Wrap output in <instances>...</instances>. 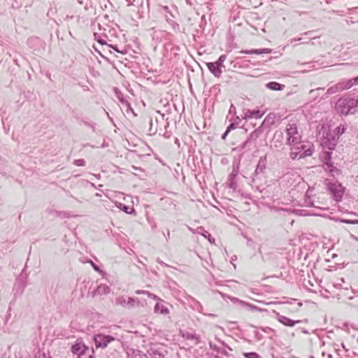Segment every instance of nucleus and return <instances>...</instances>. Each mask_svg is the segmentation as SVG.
Returning a JSON list of instances; mask_svg holds the SVG:
<instances>
[{
  "label": "nucleus",
  "mask_w": 358,
  "mask_h": 358,
  "mask_svg": "<svg viewBox=\"0 0 358 358\" xmlns=\"http://www.w3.org/2000/svg\"><path fill=\"white\" fill-rule=\"evenodd\" d=\"M267 165L266 156L260 157L255 172L251 176V185L262 192L261 187L266 179V169Z\"/></svg>",
  "instance_id": "obj_1"
},
{
  "label": "nucleus",
  "mask_w": 358,
  "mask_h": 358,
  "mask_svg": "<svg viewBox=\"0 0 358 358\" xmlns=\"http://www.w3.org/2000/svg\"><path fill=\"white\" fill-rule=\"evenodd\" d=\"M355 102V97L350 95L341 97L335 103V110L337 113L343 115L355 114L358 111Z\"/></svg>",
  "instance_id": "obj_2"
},
{
  "label": "nucleus",
  "mask_w": 358,
  "mask_h": 358,
  "mask_svg": "<svg viewBox=\"0 0 358 358\" xmlns=\"http://www.w3.org/2000/svg\"><path fill=\"white\" fill-rule=\"evenodd\" d=\"M292 146V152L289 155L292 159H301L312 156L314 152V145L308 141L304 142L300 141V143Z\"/></svg>",
  "instance_id": "obj_3"
},
{
  "label": "nucleus",
  "mask_w": 358,
  "mask_h": 358,
  "mask_svg": "<svg viewBox=\"0 0 358 358\" xmlns=\"http://www.w3.org/2000/svg\"><path fill=\"white\" fill-rule=\"evenodd\" d=\"M320 134L322 133V138L321 140V145L323 149L333 150L335 149L338 143V137L336 133L330 129L329 126L322 125L319 131Z\"/></svg>",
  "instance_id": "obj_4"
},
{
  "label": "nucleus",
  "mask_w": 358,
  "mask_h": 358,
  "mask_svg": "<svg viewBox=\"0 0 358 358\" xmlns=\"http://www.w3.org/2000/svg\"><path fill=\"white\" fill-rule=\"evenodd\" d=\"M286 133L287 135V144L289 145H294L299 143L301 139V136L299 133L297 126L295 123H289L286 127Z\"/></svg>",
  "instance_id": "obj_5"
},
{
  "label": "nucleus",
  "mask_w": 358,
  "mask_h": 358,
  "mask_svg": "<svg viewBox=\"0 0 358 358\" xmlns=\"http://www.w3.org/2000/svg\"><path fill=\"white\" fill-rule=\"evenodd\" d=\"M263 131L264 130L262 129V127H257L250 134L247 140L238 146V148L241 150H251L252 147L255 148L256 145L255 144V141H257V139L260 136Z\"/></svg>",
  "instance_id": "obj_6"
},
{
  "label": "nucleus",
  "mask_w": 358,
  "mask_h": 358,
  "mask_svg": "<svg viewBox=\"0 0 358 358\" xmlns=\"http://www.w3.org/2000/svg\"><path fill=\"white\" fill-rule=\"evenodd\" d=\"M327 187L336 201L338 202L342 200L345 187L341 183L338 182H329L327 185Z\"/></svg>",
  "instance_id": "obj_7"
},
{
  "label": "nucleus",
  "mask_w": 358,
  "mask_h": 358,
  "mask_svg": "<svg viewBox=\"0 0 358 358\" xmlns=\"http://www.w3.org/2000/svg\"><path fill=\"white\" fill-rule=\"evenodd\" d=\"M145 354L147 355L149 358H164L167 354V351L161 345L152 344Z\"/></svg>",
  "instance_id": "obj_8"
},
{
  "label": "nucleus",
  "mask_w": 358,
  "mask_h": 358,
  "mask_svg": "<svg viewBox=\"0 0 358 358\" xmlns=\"http://www.w3.org/2000/svg\"><path fill=\"white\" fill-rule=\"evenodd\" d=\"M115 338L110 335L97 334L94 336V341L96 348H105L108 344L114 341Z\"/></svg>",
  "instance_id": "obj_9"
},
{
  "label": "nucleus",
  "mask_w": 358,
  "mask_h": 358,
  "mask_svg": "<svg viewBox=\"0 0 358 358\" xmlns=\"http://www.w3.org/2000/svg\"><path fill=\"white\" fill-rule=\"evenodd\" d=\"M71 351L73 354L79 356L85 351L91 352V348L86 346L82 341L77 339L76 343L71 346Z\"/></svg>",
  "instance_id": "obj_10"
},
{
  "label": "nucleus",
  "mask_w": 358,
  "mask_h": 358,
  "mask_svg": "<svg viewBox=\"0 0 358 358\" xmlns=\"http://www.w3.org/2000/svg\"><path fill=\"white\" fill-rule=\"evenodd\" d=\"M275 319L283 325L290 327L301 322V320H293L285 315H280L278 313H276Z\"/></svg>",
  "instance_id": "obj_11"
},
{
  "label": "nucleus",
  "mask_w": 358,
  "mask_h": 358,
  "mask_svg": "<svg viewBox=\"0 0 358 358\" xmlns=\"http://www.w3.org/2000/svg\"><path fill=\"white\" fill-rule=\"evenodd\" d=\"M265 113V111H262L259 109L257 110H250V109H245L244 110V119H259L261 118L264 114Z\"/></svg>",
  "instance_id": "obj_12"
},
{
  "label": "nucleus",
  "mask_w": 358,
  "mask_h": 358,
  "mask_svg": "<svg viewBox=\"0 0 358 358\" xmlns=\"http://www.w3.org/2000/svg\"><path fill=\"white\" fill-rule=\"evenodd\" d=\"M206 66L210 71V72L216 78H220L222 73V68L215 62H208L206 63Z\"/></svg>",
  "instance_id": "obj_13"
},
{
  "label": "nucleus",
  "mask_w": 358,
  "mask_h": 358,
  "mask_svg": "<svg viewBox=\"0 0 358 358\" xmlns=\"http://www.w3.org/2000/svg\"><path fill=\"white\" fill-rule=\"evenodd\" d=\"M238 173V168H233V170L227 179V185L229 188L236 189L237 187L236 177Z\"/></svg>",
  "instance_id": "obj_14"
},
{
  "label": "nucleus",
  "mask_w": 358,
  "mask_h": 358,
  "mask_svg": "<svg viewBox=\"0 0 358 358\" xmlns=\"http://www.w3.org/2000/svg\"><path fill=\"white\" fill-rule=\"evenodd\" d=\"M275 115L270 113L266 115L264 118V121L262 122L259 127L264 129V127L270 128L272 125L275 124Z\"/></svg>",
  "instance_id": "obj_15"
},
{
  "label": "nucleus",
  "mask_w": 358,
  "mask_h": 358,
  "mask_svg": "<svg viewBox=\"0 0 358 358\" xmlns=\"http://www.w3.org/2000/svg\"><path fill=\"white\" fill-rule=\"evenodd\" d=\"M343 91L351 88L353 85L358 84V76L348 80L343 79L340 81Z\"/></svg>",
  "instance_id": "obj_16"
},
{
  "label": "nucleus",
  "mask_w": 358,
  "mask_h": 358,
  "mask_svg": "<svg viewBox=\"0 0 358 358\" xmlns=\"http://www.w3.org/2000/svg\"><path fill=\"white\" fill-rule=\"evenodd\" d=\"M324 170L334 178H336L342 173L341 170L335 166L333 163L324 166Z\"/></svg>",
  "instance_id": "obj_17"
},
{
  "label": "nucleus",
  "mask_w": 358,
  "mask_h": 358,
  "mask_svg": "<svg viewBox=\"0 0 358 358\" xmlns=\"http://www.w3.org/2000/svg\"><path fill=\"white\" fill-rule=\"evenodd\" d=\"M127 355L129 358H138L143 357L145 354L139 350L134 348H128L127 350Z\"/></svg>",
  "instance_id": "obj_18"
},
{
  "label": "nucleus",
  "mask_w": 358,
  "mask_h": 358,
  "mask_svg": "<svg viewBox=\"0 0 358 358\" xmlns=\"http://www.w3.org/2000/svg\"><path fill=\"white\" fill-rule=\"evenodd\" d=\"M271 52H272V50L270 48L252 49V50H242L241 51V52L248 54V55H252V54L261 55V54L271 53Z\"/></svg>",
  "instance_id": "obj_19"
},
{
  "label": "nucleus",
  "mask_w": 358,
  "mask_h": 358,
  "mask_svg": "<svg viewBox=\"0 0 358 358\" xmlns=\"http://www.w3.org/2000/svg\"><path fill=\"white\" fill-rule=\"evenodd\" d=\"M285 85L280 84L279 83L272 81L266 84V87L274 91H282L285 88Z\"/></svg>",
  "instance_id": "obj_20"
},
{
  "label": "nucleus",
  "mask_w": 358,
  "mask_h": 358,
  "mask_svg": "<svg viewBox=\"0 0 358 358\" xmlns=\"http://www.w3.org/2000/svg\"><path fill=\"white\" fill-rule=\"evenodd\" d=\"M182 337L187 340L194 341V345H198L201 342L200 336L196 334L186 332L185 334H183Z\"/></svg>",
  "instance_id": "obj_21"
},
{
  "label": "nucleus",
  "mask_w": 358,
  "mask_h": 358,
  "mask_svg": "<svg viewBox=\"0 0 358 358\" xmlns=\"http://www.w3.org/2000/svg\"><path fill=\"white\" fill-rule=\"evenodd\" d=\"M342 91H343V89H342L341 85L339 82V83L335 84L334 85L329 87L327 89L326 94L331 95V94H336L337 92H342Z\"/></svg>",
  "instance_id": "obj_22"
},
{
  "label": "nucleus",
  "mask_w": 358,
  "mask_h": 358,
  "mask_svg": "<svg viewBox=\"0 0 358 358\" xmlns=\"http://www.w3.org/2000/svg\"><path fill=\"white\" fill-rule=\"evenodd\" d=\"M331 150L325 151L322 153V161L324 163V166H327L331 162Z\"/></svg>",
  "instance_id": "obj_23"
},
{
  "label": "nucleus",
  "mask_w": 358,
  "mask_h": 358,
  "mask_svg": "<svg viewBox=\"0 0 358 358\" xmlns=\"http://www.w3.org/2000/svg\"><path fill=\"white\" fill-rule=\"evenodd\" d=\"M154 310L155 313L159 312L162 314H168L169 313V309L160 303H156L154 308Z\"/></svg>",
  "instance_id": "obj_24"
},
{
  "label": "nucleus",
  "mask_w": 358,
  "mask_h": 358,
  "mask_svg": "<svg viewBox=\"0 0 358 358\" xmlns=\"http://www.w3.org/2000/svg\"><path fill=\"white\" fill-rule=\"evenodd\" d=\"M115 92L120 102L127 106L129 105L128 101L124 99L123 94L120 92V90L118 88H115Z\"/></svg>",
  "instance_id": "obj_25"
},
{
  "label": "nucleus",
  "mask_w": 358,
  "mask_h": 358,
  "mask_svg": "<svg viewBox=\"0 0 358 358\" xmlns=\"http://www.w3.org/2000/svg\"><path fill=\"white\" fill-rule=\"evenodd\" d=\"M110 292V288L106 285H101L97 287L95 293L99 294H106Z\"/></svg>",
  "instance_id": "obj_26"
},
{
  "label": "nucleus",
  "mask_w": 358,
  "mask_h": 358,
  "mask_svg": "<svg viewBox=\"0 0 358 358\" xmlns=\"http://www.w3.org/2000/svg\"><path fill=\"white\" fill-rule=\"evenodd\" d=\"M346 129L347 127L345 125H340L337 127L336 129H332V131L336 133V136L338 137V138H339V136L344 134Z\"/></svg>",
  "instance_id": "obj_27"
},
{
  "label": "nucleus",
  "mask_w": 358,
  "mask_h": 358,
  "mask_svg": "<svg viewBox=\"0 0 358 358\" xmlns=\"http://www.w3.org/2000/svg\"><path fill=\"white\" fill-rule=\"evenodd\" d=\"M119 208L125 212L127 214H131L134 209L131 207H129L124 203H120L118 206Z\"/></svg>",
  "instance_id": "obj_28"
},
{
  "label": "nucleus",
  "mask_w": 358,
  "mask_h": 358,
  "mask_svg": "<svg viewBox=\"0 0 358 358\" xmlns=\"http://www.w3.org/2000/svg\"><path fill=\"white\" fill-rule=\"evenodd\" d=\"M229 299L233 301V302H239L241 304H242L243 306H249L250 308H251V309H257V307L254 306H252L246 302H244L243 301H240L237 298H235V297H229Z\"/></svg>",
  "instance_id": "obj_29"
},
{
  "label": "nucleus",
  "mask_w": 358,
  "mask_h": 358,
  "mask_svg": "<svg viewBox=\"0 0 358 358\" xmlns=\"http://www.w3.org/2000/svg\"><path fill=\"white\" fill-rule=\"evenodd\" d=\"M94 349L91 348V352L85 351L78 356V358H95L94 356Z\"/></svg>",
  "instance_id": "obj_30"
},
{
  "label": "nucleus",
  "mask_w": 358,
  "mask_h": 358,
  "mask_svg": "<svg viewBox=\"0 0 358 358\" xmlns=\"http://www.w3.org/2000/svg\"><path fill=\"white\" fill-rule=\"evenodd\" d=\"M136 302L139 303V300L138 298L129 297L127 299V306H128L129 307H131V308L134 307L135 303Z\"/></svg>",
  "instance_id": "obj_31"
},
{
  "label": "nucleus",
  "mask_w": 358,
  "mask_h": 358,
  "mask_svg": "<svg viewBox=\"0 0 358 358\" xmlns=\"http://www.w3.org/2000/svg\"><path fill=\"white\" fill-rule=\"evenodd\" d=\"M243 355L245 358H261V356L255 352H243Z\"/></svg>",
  "instance_id": "obj_32"
},
{
  "label": "nucleus",
  "mask_w": 358,
  "mask_h": 358,
  "mask_svg": "<svg viewBox=\"0 0 358 358\" xmlns=\"http://www.w3.org/2000/svg\"><path fill=\"white\" fill-rule=\"evenodd\" d=\"M127 300L124 296H119L115 299V303L123 306H127Z\"/></svg>",
  "instance_id": "obj_33"
},
{
  "label": "nucleus",
  "mask_w": 358,
  "mask_h": 358,
  "mask_svg": "<svg viewBox=\"0 0 358 358\" xmlns=\"http://www.w3.org/2000/svg\"><path fill=\"white\" fill-rule=\"evenodd\" d=\"M227 59V55H222L220 56V57L218 58V59L215 62L217 64H219L221 68H225L224 65L223 64L224 62Z\"/></svg>",
  "instance_id": "obj_34"
},
{
  "label": "nucleus",
  "mask_w": 358,
  "mask_h": 358,
  "mask_svg": "<svg viewBox=\"0 0 358 358\" xmlns=\"http://www.w3.org/2000/svg\"><path fill=\"white\" fill-rule=\"evenodd\" d=\"M241 122V119L238 116H236L233 121L229 124V126H233V129L236 128Z\"/></svg>",
  "instance_id": "obj_35"
},
{
  "label": "nucleus",
  "mask_w": 358,
  "mask_h": 358,
  "mask_svg": "<svg viewBox=\"0 0 358 358\" xmlns=\"http://www.w3.org/2000/svg\"><path fill=\"white\" fill-rule=\"evenodd\" d=\"M201 235L207 238L210 243H215V238H211L210 234L208 231L203 230V232L201 234Z\"/></svg>",
  "instance_id": "obj_36"
},
{
  "label": "nucleus",
  "mask_w": 358,
  "mask_h": 358,
  "mask_svg": "<svg viewBox=\"0 0 358 358\" xmlns=\"http://www.w3.org/2000/svg\"><path fill=\"white\" fill-rule=\"evenodd\" d=\"M209 346L211 350H213L219 353H223L224 351H221V348L217 347L215 344L213 343L211 341L209 342Z\"/></svg>",
  "instance_id": "obj_37"
},
{
  "label": "nucleus",
  "mask_w": 358,
  "mask_h": 358,
  "mask_svg": "<svg viewBox=\"0 0 358 358\" xmlns=\"http://www.w3.org/2000/svg\"><path fill=\"white\" fill-rule=\"evenodd\" d=\"M148 124L150 126V128H149V135H154L156 134L157 132V130H153L152 129V119H149L148 120Z\"/></svg>",
  "instance_id": "obj_38"
},
{
  "label": "nucleus",
  "mask_w": 358,
  "mask_h": 358,
  "mask_svg": "<svg viewBox=\"0 0 358 358\" xmlns=\"http://www.w3.org/2000/svg\"><path fill=\"white\" fill-rule=\"evenodd\" d=\"M94 38L101 45H106V41H104L103 39H102L101 38V36L98 34H96V33L94 34Z\"/></svg>",
  "instance_id": "obj_39"
},
{
  "label": "nucleus",
  "mask_w": 358,
  "mask_h": 358,
  "mask_svg": "<svg viewBox=\"0 0 358 358\" xmlns=\"http://www.w3.org/2000/svg\"><path fill=\"white\" fill-rule=\"evenodd\" d=\"M136 294H146L149 298H151V299H155L156 298V295H155L154 294H152V293H150L147 291H141V290H137L136 292Z\"/></svg>",
  "instance_id": "obj_40"
},
{
  "label": "nucleus",
  "mask_w": 358,
  "mask_h": 358,
  "mask_svg": "<svg viewBox=\"0 0 358 358\" xmlns=\"http://www.w3.org/2000/svg\"><path fill=\"white\" fill-rule=\"evenodd\" d=\"M73 164L77 166H84L85 165V161L83 159H76Z\"/></svg>",
  "instance_id": "obj_41"
},
{
  "label": "nucleus",
  "mask_w": 358,
  "mask_h": 358,
  "mask_svg": "<svg viewBox=\"0 0 358 358\" xmlns=\"http://www.w3.org/2000/svg\"><path fill=\"white\" fill-rule=\"evenodd\" d=\"M35 358H50L49 355H46L43 351H38L35 355Z\"/></svg>",
  "instance_id": "obj_42"
},
{
  "label": "nucleus",
  "mask_w": 358,
  "mask_h": 358,
  "mask_svg": "<svg viewBox=\"0 0 358 358\" xmlns=\"http://www.w3.org/2000/svg\"><path fill=\"white\" fill-rule=\"evenodd\" d=\"M341 222L349 224H358V220H346L343 219L341 220Z\"/></svg>",
  "instance_id": "obj_43"
},
{
  "label": "nucleus",
  "mask_w": 358,
  "mask_h": 358,
  "mask_svg": "<svg viewBox=\"0 0 358 358\" xmlns=\"http://www.w3.org/2000/svg\"><path fill=\"white\" fill-rule=\"evenodd\" d=\"M231 130H233V126H232V125H231V126H228V127H227V129H226V131H224V133L222 135V137H221V138H222V139L224 140V139L226 138L227 136L229 134V133Z\"/></svg>",
  "instance_id": "obj_44"
},
{
  "label": "nucleus",
  "mask_w": 358,
  "mask_h": 358,
  "mask_svg": "<svg viewBox=\"0 0 358 358\" xmlns=\"http://www.w3.org/2000/svg\"><path fill=\"white\" fill-rule=\"evenodd\" d=\"M87 262L92 265V266L93 267L94 271H96L97 272L101 271L100 267L98 265H96V264H94L91 259L87 261Z\"/></svg>",
  "instance_id": "obj_45"
},
{
  "label": "nucleus",
  "mask_w": 358,
  "mask_h": 358,
  "mask_svg": "<svg viewBox=\"0 0 358 358\" xmlns=\"http://www.w3.org/2000/svg\"><path fill=\"white\" fill-rule=\"evenodd\" d=\"M157 262L160 264L161 265L164 266H169L166 264H165L164 262H162V260H160L159 258H157Z\"/></svg>",
  "instance_id": "obj_46"
},
{
  "label": "nucleus",
  "mask_w": 358,
  "mask_h": 358,
  "mask_svg": "<svg viewBox=\"0 0 358 358\" xmlns=\"http://www.w3.org/2000/svg\"><path fill=\"white\" fill-rule=\"evenodd\" d=\"M218 341L220 342L224 346L227 347L230 350H231V349L223 341H220V339H219Z\"/></svg>",
  "instance_id": "obj_47"
},
{
  "label": "nucleus",
  "mask_w": 358,
  "mask_h": 358,
  "mask_svg": "<svg viewBox=\"0 0 358 358\" xmlns=\"http://www.w3.org/2000/svg\"><path fill=\"white\" fill-rule=\"evenodd\" d=\"M162 9L164 11L168 12V10H169V7H168V6H162Z\"/></svg>",
  "instance_id": "obj_48"
},
{
  "label": "nucleus",
  "mask_w": 358,
  "mask_h": 358,
  "mask_svg": "<svg viewBox=\"0 0 358 358\" xmlns=\"http://www.w3.org/2000/svg\"><path fill=\"white\" fill-rule=\"evenodd\" d=\"M221 351H224V352L222 353L223 355H224L226 356H228V353H227V352L224 349H222L221 348Z\"/></svg>",
  "instance_id": "obj_49"
},
{
  "label": "nucleus",
  "mask_w": 358,
  "mask_h": 358,
  "mask_svg": "<svg viewBox=\"0 0 358 358\" xmlns=\"http://www.w3.org/2000/svg\"><path fill=\"white\" fill-rule=\"evenodd\" d=\"M234 109H235V108L234 107L233 105H231L230 107V109H229V113H231L232 112V110H234Z\"/></svg>",
  "instance_id": "obj_50"
},
{
  "label": "nucleus",
  "mask_w": 358,
  "mask_h": 358,
  "mask_svg": "<svg viewBox=\"0 0 358 358\" xmlns=\"http://www.w3.org/2000/svg\"><path fill=\"white\" fill-rule=\"evenodd\" d=\"M234 109H235V108L234 107L233 105H231L230 107V109H229V113H231L232 112V110H234Z\"/></svg>",
  "instance_id": "obj_51"
},
{
  "label": "nucleus",
  "mask_w": 358,
  "mask_h": 358,
  "mask_svg": "<svg viewBox=\"0 0 358 358\" xmlns=\"http://www.w3.org/2000/svg\"><path fill=\"white\" fill-rule=\"evenodd\" d=\"M164 136L165 138H169L170 137V134H168L166 133V134H164Z\"/></svg>",
  "instance_id": "obj_52"
},
{
  "label": "nucleus",
  "mask_w": 358,
  "mask_h": 358,
  "mask_svg": "<svg viewBox=\"0 0 358 358\" xmlns=\"http://www.w3.org/2000/svg\"><path fill=\"white\" fill-rule=\"evenodd\" d=\"M85 124L87 125V126L92 127V128H94V127L91 124L88 123V122H85Z\"/></svg>",
  "instance_id": "obj_53"
},
{
  "label": "nucleus",
  "mask_w": 358,
  "mask_h": 358,
  "mask_svg": "<svg viewBox=\"0 0 358 358\" xmlns=\"http://www.w3.org/2000/svg\"><path fill=\"white\" fill-rule=\"evenodd\" d=\"M301 40V38H299L297 39H296V38L293 39V41H300Z\"/></svg>",
  "instance_id": "obj_54"
},
{
  "label": "nucleus",
  "mask_w": 358,
  "mask_h": 358,
  "mask_svg": "<svg viewBox=\"0 0 358 358\" xmlns=\"http://www.w3.org/2000/svg\"><path fill=\"white\" fill-rule=\"evenodd\" d=\"M138 358H149V357L147 356V355H144V357H138Z\"/></svg>",
  "instance_id": "obj_55"
},
{
  "label": "nucleus",
  "mask_w": 358,
  "mask_h": 358,
  "mask_svg": "<svg viewBox=\"0 0 358 358\" xmlns=\"http://www.w3.org/2000/svg\"><path fill=\"white\" fill-rule=\"evenodd\" d=\"M113 48L116 50V52H120V50H117L116 48Z\"/></svg>",
  "instance_id": "obj_56"
},
{
  "label": "nucleus",
  "mask_w": 358,
  "mask_h": 358,
  "mask_svg": "<svg viewBox=\"0 0 358 358\" xmlns=\"http://www.w3.org/2000/svg\"><path fill=\"white\" fill-rule=\"evenodd\" d=\"M167 234H168V235H167V237H169V236H170V232H169V231H168Z\"/></svg>",
  "instance_id": "obj_57"
},
{
  "label": "nucleus",
  "mask_w": 358,
  "mask_h": 358,
  "mask_svg": "<svg viewBox=\"0 0 358 358\" xmlns=\"http://www.w3.org/2000/svg\"><path fill=\"white\" fill-rule=\"evenodd\" d=\"M169 125V122H167V123H166V127H167Z\"/></svg>",
  "instance_id": "obj_58"
},
{
  "label": "nucleus",
  "mask_w": 358,
  "mask_h": 358,
  "mask_svg": "<svg viewBox=\"0 0 358 358\" xmlns=\"http://www.w3.org/2000/svg\"><path fill=\"white\" fill-rule=\"evenodd\" d=\"M342 347H343L344 349H345V345H344V344H343V343L342 344Z\"/></svg>",
  "instance_id": "obj_59"
},
{
  "label": "nucleus",
  "mask_w": 358,
  "mask_h": 358,
  "mask_svg": "<svg viewBox=\"0 0 358 358\" xmlns=\"http://www.w3.org/2000/svg\"><path fill=\"white\" fill-rule=\"evenodd\" d=\"M178 142V138H176V143H177Z\"/></svg>",
  "instance_id": "obj_60"
},
{
  "label": "nucleus",
  "mask_w": 358,
  "mask_h": 358,
  "mask_svg": "<svg viewBox=\"0 0 358 358\" xmlns=\"http://www.w3.org/2000/svg\"><path fill=\"white\" fill-rule=\"evenodd\" d=\"M357 343H358V337H357Z\"/></svg>",
  "instance_id": "obj_61"
},
{
  "label": "nucleus",
  "mask_w": 358,
  "mask_h": 358,
  "mask_svg": "<svg viewBox=\"0 0 358 358\" xmlns=\"http://www.w3.org/2000/svg\"><path fill=\"white\" fill-rule=\"evenodd\" d=\"M310 358H314L313 357H311Z\"/></svg>",
  "instance_id": "obj_62"
}]
</instances>
